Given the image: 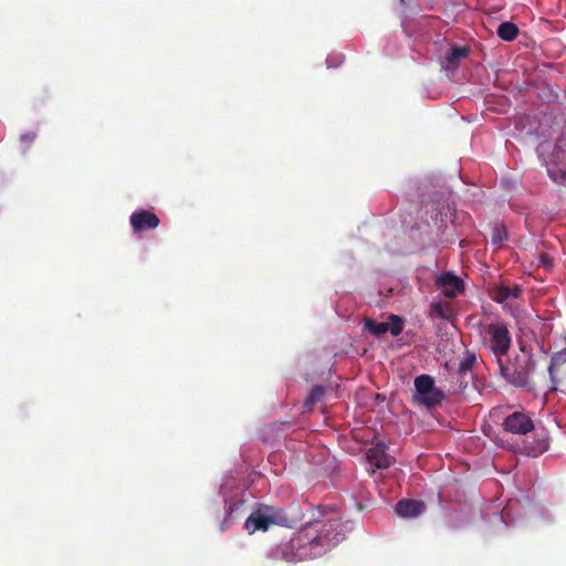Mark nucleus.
<instances>
[{
	"instance_id": "a211bd4d",
	"label": "nucleus",
	"mask_w": 566,
	"mask_h": 566,
	"mask_svg": "<svg viewBox=\"0 0 566 566\" xmlns=\"http://www.w3.org/2000/svg\"><path fill=\"white\" fill-rule=\"evenodd\" d=\"M365 328L375 336H380L389 331L388 323H377L371 318L365 321Z\"/></svg>"
},
{
	"instance_id": "6e6552de",
	"label": "nucleus",
	"mask_w": 566,
	"mask_h": 566,
	"mask_svg": "<svg viewBox=\"0 0 566 566\" xmlns=\"http://www.w3.org/2000/svg\"><path fill=\"white\" fill-rule=\"evenodd\" d=\"M159 223V218L149 210H138L130 216V224L135 232L156 229Z\"/></svg>"
},
{
	"instance_id": "5701e85b",
	"label": "nucleus",
	"mask_w": 566,
	"mask_h": 566,
	"mask_svg": "<svg viewBox=\"0 0 566 566\" xmlns=\"http://www.w3.org/2000/svg\"><path fill=\"white\" fill-rule=\"evenodd\" d=\"M226 510H227V516L223 518V521L221 522L220 524V531H224L227 525L230 523V515L232 514V512L234 511V507L233 505H229V506H226Z\"/></svg>"
},
{
	"instance_id": "dca6fc26",
	"label": "nucleus",
	"mask_w": 566,
	"mask_h": 566,
	"mask_svg": "<svg viewBox=\"0 0 566 566\" xmlns=\"http://www.w3.org/2000/svg\"><path fill=\"white\" fill-rule=\"evenodd\" d=\"M489 295L494 302L502 304L506 300L511 298L510 287L503 284L495 285L492 287Z\"/></svg>"
},
{
	"instance_id": "6ab92c4d",
	"label": "nucleus",
	"mask_w": 566,
	"mask_h": 566,
	"mask_svg": "<svg viewBox=\"0 0 566 566\" xmlns=\"http://www.w3.org/2000/svg\"><path fill=\"white\" fill-rule=\"evenodd\" d=\"M507 238L506 229L502 223H495L492 228L491 241L493 244H501Z\"/></svg>"
},
{
	"instance_id": "7ed1b4c3",
	"label": "nucleus",
	"mask_w": 566,
	"mask_h": 566,
	"mask_svg": "<svg viewBox=\"0 0 566 566\" xmlns=\"http://www.w3.org/2000/svg\"><path fill=\"white\" fill-rule=\"evenodd\" d=\"M312 547L308 544L304 545V536H297L273 547L270 552V557L274 560L296 563L306 558H315L316 556H312Z\"/></svg>"
},
{
	"instance_id": "423d86ee",
	"label": "nucleus",
	"mask_w": 566,
	"mask_h": 566,
	"mask_svg": "<svg viewBox=\"0 0 566 566\" xmlns=\"http://www.w3.org/2000/svg\"><path fill=\"white\" fill-rule=\"evenodd\" d=\"M500 363V370L502 376L513 386L525 388L530 385V376L525 370L524 364L522 363L521 357L515 358V363L512 367L504 366L502 361Z\"/></svg>"
},
{
	"instance_id": "bb28decb",
	"label": "nucleus",
	"mask_w": 566,
	"mask_h": 566,
	"mask_svg": "<svg viewBox=\"0 0 566 566\" xmlns=\"http://www.w3.org/2000/svg\"><path fill=\"white\" fill-rule=\"evenodd\" d=\"M539 261L546 268L552 265V259L547 253H543L539 258Z\"/></svg>"
},
{
	"instance_id": "9d476101",
	"label": "nucleus",
	"mask_w": 566,
	"mask_h": 566,
	"mask_svg": "<svg viewBox=\"0 0 566 566\" xmlns=\"http://www.w3.org/2000/svg\"><path fill=\"white\" fill-rule=\"evenodd\" d=\"M437 283L442 287V293L448 298L455 297L463 290V281L452 273L440 275Z\"/></svg>"
},
{
	"instance_id": "b1692460",
	"label": "nucleus",
	"mask_w": 566,
	"mask_h": 566,
	"mask_svg": "<svg viewBox=\"0 0 566 566\" xmlns=\"http://www.w3.org/2000/svg\"><path fill=\"white\" fill-rule=\"evenodd\" d=\"M431 311L432 313L438 316V317H441V318H444L446 315H444V310H443V306L441 303H433L431 305Z\"/></svg>"
},
{
	"instance_id": "0eeeda50",
	"label": "nucleus",
	"mask_w": 566,
	"mask_h": 566,
	"mask_svg": "<svg viewBox=\"0 0 566 566\" xmlns=\"http://www.w3.org/2000/svg\"><path fill=\"white\" fill-rule=\"evenodd\" d=\"M503 428L514 434H526L534 429V423L525 412L515 411L504 419Z\"/></svg>"
},
{
	"instance_id": "393cba45",
	"label": "nucleus",
	"mask_w": 566,
	"mask_h": 566,
	"mask_svg": "<svg viewBox=\"0 0 566 566\" xmlns=\"http://www.w3.org/2000/svg\"><path fill=\"white\" fill-rule=\"evenodd\" d=\"M35 137H36L35 133L29 132V133H25V134L21 135L20 139H21L22 143L31 144V143L34 142Z\"/></svg>"
},
{
	"instance_id": "1a4fd4ad",
	"label": "nucleus",
	"mask_w": 566,
	"mask_h": 566,
	"mask_svg": "<svg viewBox=\"0 0 566 566\" xmlns=\"http://www.w3.org/2000/svg\"><path fill=\"white\" fill-rule=\"evenodd\" d=\"M426 511V504L422 501L403 499L395 507V512L406 518L418 517Z\"/></svg>"
},
{
	"instance_id": "9b49d317",
	"label": "nucleus",
	"mask_w": 566,
	"mask_h": 566,
	"mask_svg": "<svg viewBox=\"0 0 566 566\" xmlns=\"http://www.w3.org/2000/svg\"><path fill=\"white\" fill-rule=\"evenodd\" d=\"M367 459L369 464L377 469H386L391 464V459L386 453V446L380 443H377L375 447L368 450Z\"/></svg>"
},
{
	"instance_id": "f257e3e1",
	"label": "nucleus",
	"mask_w": 566,
	"mask_h": 566,
	"mask_svg": "<svg viewBox=\"0 0 566 566\" xmlns=\"http://www.w3.org/2000/svg\"><path fill=\"white\" fill-rule=\"evenodd\" d=\"M479 335L485 348L492 352L497 360L505 356L512 345V337L509 326L505 322L496 319L489 324L479 323Z\"/></svg>"
},
{
	"instance_id": "aec40b11",
	"label": "nucleus",
	"mask_w": 566,
	"mask_h": 566,
	"mask_svg": "<svg viewBox=\"0 0 566 566\" xmlns=\"http://www.w3.org/2000/svg\"><path fill=\"white\" fill-rule=\"evenodd\" d=\"M520 349L522 353L525 354L524 358L522 359V363L524 364L525 370L530 376L536 368V361L534 359L533 354L531 352H527L525 345L521 344Z\"/></svg>"
},
{
	"instance_id": "f8f14e48",
	"label": "nucleus",
	"mask_w": 566,
	"mask_h": 566,
	"mask_svg": "<svg viewBox=\"0 0 566 566\" xmlns=\"http://www.w3.org/2000/svg\"><path fill=\"white\" fill-rule=\"evenodd\" d=\"M565 363H566V349L555 352L551 356V361H549V365L547 367V371H548L549 379H551V382H552V386L549 388L552 391H556L557 390V387H556L557 386V379H556V376H555V369L557 367L563 366Z\"/></svg>"
},
{
	"instance_id": "f3484780",
	"label": "nucleus",
	"mask_w": 566,
	"mask_h": 566,
	"mask_svg": "<svg viewBox=\"0 0 566 566\" xmlns=\"http://www.w3.org/2000/svg\"><path fill=\"white\" fill-rule=\"evenodd\" d=\"M325 395V388L323 386H314L305 399V407L312 409L314 405L322 400Z\"/></svg>"
},
{
	"instance_id": "ddd939ff",
	"label": "nucleus",
	"mask_w": 566,
	"mask_h": 566,
	"mask_svg": "<svg viewBox=\"0 0 566 566\" xmlns=\"http://www.w3.org/2000/svg\"><path fill=\"white\" fill-rule=\"evenodd\" d=\"M469 52L470 50L467 46L453 45L444 57L443 66L446 69L457 67L459 61L461 59L467 57L469 55Z\"/></svg>"
},
{
	"instance_id": "4468645a",
	"label": "nucleus",
	"mask_w": 566,
	"mask_h": 566,
	"mask_svg": "<svg viewBox=\"0 0 566 566\" xmlns=\"http://www.w3.org/2000/svg\"><path fill=\"white\" fill-rule=\"evenodd\" d=\"M549 447L548 439L544 436L537 437L533 442L524 444V452L527 457L536 458L544 453Z\"/></svg>"
},
{
	"instance_id": "20e7f679",
	"label": "nucleus",
	"mask_w": 566,
	"mask_h": 566,
	"mask_svg": "<svg viewBox=\"0 0 566 566\" xmlns=\"http://www.w3.org/2000/svg\"><path fill=\"white\" fill-rule=\"evenodd\" d=\"M416 399L427 408H434L444 400V392L437 388L430 375H420L415 379Z\"/></svg>"
},
{
	"instance_id": "2eb2a0df",
	"label": "nucleus",
	"mask_w": 566,
	"mask_h": 566,
	"mask_svg": "<svg viewBox=\"0 0 566 566\" xmlns=\"http://www.w3.org/2000/svg\"><path fill=\"white\" fill-rule=\"evenodd\" d=\"M518 34V28L512 22H502L497 27V35L504 41H513Z\"/></svg>"
},
{
	"instance_id": "4be33fe9",
	"label": "nucleus",
	"mask_w": 566,
	"mask_h": 566,
	"mask_svg": "<svg viewBox=\"0 0 566 566\" xmlns=\"http://www.w3.org/2000/svg\"><path fill=\"white\" fill-rule=\"evenodd\" d=\"M390 321L391 324H389L388 332H390L392 336L400 335L403 329V321L397 315H391Z\"/></svg>"
},
{
	"instance_id": "412c9836",
	"label": "nucleus",
	"mask_w": 566,
	"mask_h": 566,
	"mask_svg": "<svg viewBox=\"0 0 566 566\" xmlns=\"http://www.w3.org/2000/svg\"><path fill=\"white\" fill-rule=\"evenodd\" d=\"M475 360L476 358L475 355L473 354L464 357L459 364L458 373L464 377L468 373L472 370Z\"/></svg>"
},
{
	"instance_id": "f03ea898",
	"label": "nucleus",
	"mask_w": 566,
	"mask_h": 566,
	"mask_svg": "<svg viewBox=\"0 0 566 566\" xmlns=\"http://www.w3.org/2000/svg\"><path fill=\"white\" fill-rule=\"evenodd\" d=\"M345 539L343 523L339 520H329L322 524L318 533L312 537L304 534V545L312 547V556H321L332 547Z\"/></svg>"
},
{
	"instance_id": "a878e982",
	"label": "nucleus",
	"mask_w": 566,
	"mask_h": 566,
	"mask_svg": "<svg viewBox=\"0 0 566 566\" xmlns=\"http://www.w3.org/2000/svg\"><path fill=\"white\" fill-rule=\"evenodd\" d=\"M522 294V289L520 285H514L513 289L510 287V296L511 298H517Z\"/></svg>"
},
{
	"instance_id": "c85d7f7f",
	"label": "nucleus",
	"mask_w": 566,
	"mask_h": 566,
	"mask_svg": "<svg viewBox=\"0 0 566 566\" xmlns=\"http://www.w3.org/2000/svg\"><path fill=\"white\" fill-rule=\"evenodd\" d=\"M565 343H566V334H565V338H564Z\"/></svg>"
},
{
	"instance_id": "cd10ccee",
	"label": "nucleus",
	"mask_w": 566,
	"mask_h": 566,
	"mask_svg": "<svg viewBox=\"0 0 566 566\" xmlns=\"http://www.w3.org/2000/svg\"><path fill=\"white\" fill-rule=\"evenodd\" d=\"M465 387L467 386L459 385V388H461L462 391L465 389Z\"/></svg>"
},
{
	"instance_id": "39448f33",
	"label": "nucleus",
	"mask_w": 566,
	"mask_h": 566,
	"mask_svg": "<svg viewBox=\"0 0 566 566\" xmlns=\"http://www.w3.org/2000/svg\"><path fill=\"white\" fill-rule=\"evenodd\" d=\"M273 524H283L282 511L264 506L251 513L244 523V528L253 534L255 531H268Z\"/></svg>"
}]
</instances>
